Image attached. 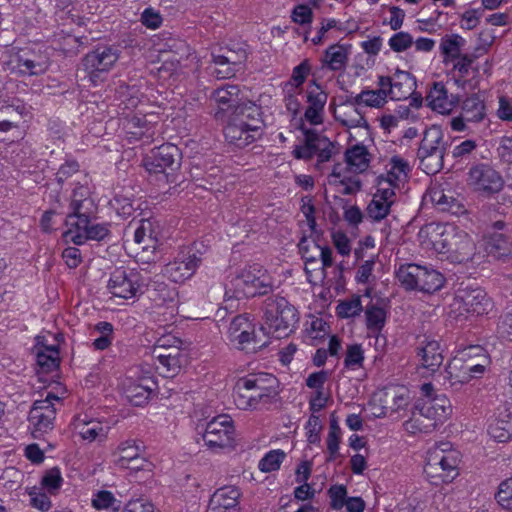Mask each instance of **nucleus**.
<instances>
[{"label": "nucleus", "mask_w": 512, "mask_h": 512, "mask_svg": "<svg viewBox=\"0 0 512 512\" xmlns=\"http://www.w3.org/2000/svg\"><path fill=\"white\" fill-rule=\"evenodd\" d=\"M228 119L241 120L246 127L262 131V119L260 117V108L251 102H242L228 116Z\"/></svg>", "instance_id": "33"}, {"label": "nucleus", "mask_w": 512, "mask_h": 512, "mask_svg": "<svg viewBox=\"0 0 512 512\" xmlns=\"http://www.w3.org/2000/svg\"><path fill=\"white\" fill-rule=\"evenodd\" d=\"M213 63L215 68L212 73L218 79L231 78L241 68L239 60H229L223 56L213 55Z\"/></svg>", "instance_id": "49"}, {"label": "nucleus", "mask_w": 512, "mask_h": 512, "mask_svg": "<svg viewBox=\"0 0 512 512\" xmlns=\"http://www.w3.org/2000/svg\"><path fill=\"white\" fill-rule=\"evenodd\" d=\"M262 329L276 338L288 336L299 321V312L285 297L273 294L262 304Z\"/></svg>", "instance_id": "3"}, {"label": "nucleus", "mask_w": 512, "mask_h": 512, "mask_svg": "<svg viewBox=\"0 0 512 512\" xmlns=\"http://www.w3.org/2000/svg\"><path fill=\"white\" fill-rule=\"evenodd\" d=\"M349 46L342 44L330 45L324 52L322 63L331 71H342L346 68L349 59Z\"/></svg>", "instance_id": "36"}, {"label": "nucleus", "mask_w": 512, "mask_h": 512, "mask_svg": "<svg viewBox=\"0 0 512 512\" xmlns=\"http://www.w3.org/2000/svg\"><path fill=\"white\" fill-rule=\"evenodd\" d=\"M311 65L308 59L303 60L299 65L294 67L290 81L287 85L292 86L294 89L300 88L307 76L310 74Z\"/></svg>", "instance_id": "62"}, {"label": "nucleus", "mask_w": 512, "mask_h": 512, "mask_svg": "<svg viewBox=\"0 0 512 512\" xmlns=\"http://www.w3.org/2000/svg\"><path fill=\"white\" fill-rule=\"evenodd\" d=\"M362 309L361 297L358 295L352 296L348 300L341 301L336 307L338 316L342 318L355 317L360 314Z\"/></svg>", "instance_id": "54"}, {"label": "nucleus", "mask_w": 512, "mask_h": 512, "mask_svg": "<svg viewBox=\"0 0 512 512\" xmlns=\"http://www.w3.org/2000/svg\"><path fill=\"white\" fill-rule=\"evenodd\" d=\"M387 312L381 305L370 302L365 308L366 326L368 330L380 332L386 323Z\"/></svg>", "instance_id": "45"}, {"label": "nucleus", "mask_w": 512, "mask_h": 512, "mask_svg": "<svg viewBox=\"0 0 512 512\" xmlns=\"http://www.w3.org/2000/svg\"><path fill=\"white\" fill-rule=\"evenodd\" d=\"M319 236V231L316 229V233L311 232L309 237L303 236L298 244L299 252L305 260L307 273L309 272L308 266H313L317 264L318 261L319 250L321 248V244L318 242Z\"/></svg>", "instance_id": "40"}, {"label": "nucleus", "mask_w": 512, "mask_h": 512, "mask_svg": "<svg viewBox=\"0 0 512 512\" xmlns=\"http://www.w3.org/2000/svg\"><path fill=\"white\" fill-rule=\"evenodd\" d=\"M236 297L265 295L274 288V279L267 269L253 264L243 269L232 281Z\"/></svg>", "instance_id": "6"}, {"label": "nucleus", "mask_w": 512, "mask_h": 512, "mask_svg": "<svg viewBox=\"0 0 512 512\" xmlns=\"http://www.w3.org/2000/svg\"><path fill=\"white\" fill-rule=\"evenodd\" d=\"M279 394V381L270 373L239 378L233 389L234 404L241 410H256L270 404Z\"/></svg>", "instance_id": "2"}, {"label": "nucleus", "mask_w": 512, "mask_h": 512, "mask_svg": "<svg viewBox=\"0 0 512 512\" xmlns=\"http://www.w3.org/2000/svg\"><path fill=\"white\" fill-rule=\"evenodd\" d=\"M429 236L433 248L448 254L452 262L465 263L472 260L476 252V245L470 235L452 224H429L420 231Z\"/></svg>", "instance_id": "1"}, {"label": "nucleus", "mask_w": 512, "mask_h": 512, "mask_svg": "<svg viewBox=\"0 0 512 512\" xmlns=\"http://www.w3.org/2000/svg\"><path fill=\"white\" fill-rule=\"evenodd\" d=\"M396 186L397 184L394 183L393 179H386L384 176H380L378 178V189L373 196L392 206L396 199L394 191Z\"/></svg>", "instance_id": "53"}, {"label": "nucleus", "mask_w": 512, "mask_h": 512, "mask_svg": "<svg viewBox=\"0 0 512 512\" xmlns=\"http://www.w3.org/2000/svg\"><path fill=\"white\" fill-rule=\"evenodd\" d=\"M506 418H496L488 426V434L495 441L505 443L512 438V420L509 415Z\"/></svg>", "instance_id": "44"}, {"label": "nucleus", "mask_w": 512, "mask_h": 512, "mask_svg": "<svg viewBox=\"0 0 512 512\" xmlns=\"http://www.w3.org/2000/svg\"><path fill=\"white\" fill-rule=\"evenodd\" d=\"M202 263V252L197 245L182 250L173 261L165 265L163 273L171 281L182 283L191 278Z\"/></svg>", "instance_id": "9"}, {"label": "nucleus", "mask_w": 512, "mask_h": 512, "mask_svg": "<svg viewBox=\"0 0 512 512\" xmlns=\"http://www.w3.org/2000/svg\"><path fill=\"white\" fill-rule=\"evenodd\" d=\"M285 457L286 453L283 450H271L259 461L258 468L264 473L276 471L280 468Z\"/></svg>", "instance_id": "50"}, {"label": "nucleus", "mask_w": 512, "mask_h": 512, "mask_svg": "<svg viewBox=\"0 0 512 512\" xmlns=\"http://www.w3.org/2000/svg\"><path fill=\"white\" fill-rule=\"evenodd\" d=\"M364 351L360 344H352L347 347L344 365L350 370L363 367Z\"/></svg>", "instance_id": "58"}, {"label": "nucleus", "mask_w": 512, "mask_h": 512, "mask_svg": "<svg viewBox=\"0 0 512 512\" xmlns=\"http://www.w3.org/2000/svg\"><path fill=\"white\" fill-rule=\"evenodd\" d=\"M36 362L44 373H49L59 366V350L55 345L37 344L35 347Z\"/></svg>", "instance_id": "39"}, {"label": "nucleus", "mask_w": 512, "mask_h": 512, "mask_svg": "<svg viewBox=\"0 0 512 512\" xmlns=\"http://www.w3.org/2000/svg\"><path fill=\"white\" fill-rule=\"evenodd\" d=\"M425 99L433 111L441 114H449L459 103V97L448 94L443 82H433Z\"/></svg>", "instance_id": "22"}, {"label": "nucleus", "mask_w": 512, "mask_h": 512, "mask_svg": "<svg viewBox=\"0 0 512 512\" xmlns=\"http://www.w3.org/2000/svg\"><path fill=\"white\" fill-rule=\"evenodd\" d=\"M241 492L235 486L217 489L210 498L207 512H239Z\"/></svg>", "instance_id": "21"}, {"label": "nucleus", "mask_w": 512, "mask_h": 512, "mask_svg": "<svg viewBox=\"0 0 512 512\" xmlns=\"http://www.w3.org/2000/svg\"><path fill=\"white\" fill-rule=\"evenodd\" d=\"M417 403L421 406V411L434 420L436 426L442 424L452 412L451 403L445 395L421 398Z\"/></svg>", "instance_id": "28"}, {"label": "nucleus", "mask_w": 512, "mask_h": 512, "mask_svg": "<svg viewBox=\"0 0 512 512\" xmlns=\"http://www.w3.org/2000/svg\"><path fill=\"white\" fill-rule=\"evenodd\" d=\"M392 80V100L406 99L412 94L415 86V78L409 72L397 69L392 76Z\"/></svg>", "instance_id": "41"}, {"label": "nucleus", "mask_w": 512, "mask_h": 512, "mask_svg": "<svg viewBox=\"0 0 512 512\" xmlns=\"http://www.w3.org/2000/svg\"><path fill=\"white\" fill-rule=\"evenodd\" d=\"M69 208L70 212L66 216L65 223L68 229L72 230L86 226L97 210L94 200H82L80 203L70 204Z\"/></svg>", "instance_id": "30"}, {"label": "nucleus", "mask_w": 512, "mask_h": 512, "mask_svg": "<svg viewBox=\"0 0 512 512\" xmlns=\"http://www.w3.org/2000/svg\"><path fill=\"white\" fill-rule=\"evenodd\" d=\"M53 401H59V397L48 393L45 399L35 401L29 412V422L33 426L32 434L35 438L53 428L56 415Z\"/></svg>", "instance_id": "13"}, {"label": "nucleus", "mask_w": 512, "mask_h": 512, "mask_svg": "<svg viewBox=\"0 0 512 512\" xmlns=\"http://www.w3.org/2000/svg\"><path fill=\"white\" fill-rule=\"evenodd\" d=\"M452 306L459 315L480 316L488 313L492 308V303L482 288L465 286L457 290Z\"/></svg>", "instance_id": "11"}, {"label": "nucleus", "mask_w": 512, "mask_h": 512, "mask_svg": "<svg viewBox=\"0 0 512 512\" xmlns=\"http://www.w3.org/2000/svg\"><path fill=\"white\" fill-rule=\"evenodd\" d=\"M92 504L96 509H112L118 511L121 502L117 500L110 491H99L93 498Z\"/></svg>", "instance_id": "59"}, {"label": "nucleus", "mask_w": 512, "mask_h": 512, "mask_svg": "<svg viewBox=\"0 0 512 512\" xmlns=\"http://www.w3.org/2000/svg\"><path fill=\"white\" fill-rule=\"evenodd\" d=\"M417 356L420 358L422 366L431 372H436L444 360L440 343L429 338L420 342L417 347Z\"/></svg>", "instance_id": "27"}, {"label": "nucleus", "mask_w": 512, "mask_h": 512, "mask_svg": "<svg viewBox=\"0 0 512 512\" xmlns=\"http://www.w3.org/2000/svg\"><path fill=\"white\" fill-rule=\"evenodd\" d=\"M157 228L155 222L151 219L141 218L133 220L126 228V235L129 232L133 233L134 243L139 245L142 250H154L157 246Z\"/></svg>", "instance_id": "20"}, {"label": "nucleus", "mask_w": 512, "mask_h": 512, "mask_svg": "<svg viewBox=\"0 0 512 512\" xmlns=\"http://www.w3.org/2000/svg\"><path fill=\"white\" fill-rule=\"evenodd\" d=\"M74 431L80 435L83 440L92 442L97 438L105 439L108 429L103 424L87 414H78L73 421Z\"/></svg>", "instance_id": "29"}, {"label": "nucleus", "mask_w": 512, "mask_h": 512, "mask_svg": "<svg viewBox=\"0 0 512 512\" xmlns=\"http://www.w3.org/2000/svg\"><path fill=\"white\" fill-rule=\"evenodd\" d=\"M371 155L366 146L356 144L345 152V161L350 171L362 173L367 170L370 164Z\"/></svg>", "instance_id": "38"}, {"label": "nucleus", "mask_w": 512, "mask_h": 512, "mask_svg": "<svg viewBox=\"0 0 512 512\" xmlns=\"http://www.w3.org/2000/svg\"><path fill=\"white\" fill-rule=\"evenodd\" d=\"M334 148L333 142L328 138L308 129L304 132V143L294 148L293 155L297 159L304 160H310L316 156V166L320 169L321 164L331 159Z\"/></svg>", "instance_id": "10"}, {"label": "nucleus", "mask_w": 512, "mask_h": 512, "mask_svg": "<svg viewBox=\"0 0 512 512\" xmlns=\"http://www.w3.org/2000/svg\"><path fill=\"white\" fill-rule=\"evenodd\" d=\"M328 94L316 82L312 81L306 91L307 107L304 118L311 125H320L324 121V108L327 103Z\"/></svg>", "instance_id": "18"}, {"label": "nucleus", "mask_w": 512, "mask_h": 512, "mask_svg": "<svg viewBox=\"0 0 512 512\" xmlns=\"http://www.w3.org/2000/svg\"><path fill=\"white\" fill-rule=\"evenodd\" d=\"M390 166L385 178L393 179L396 184L401 181L402 178H406L410 171L409 163L400 156H393L390 159Z\"/></svg>", "instance_id": "55"}, {"label": "nucleus", "mask_w": 512, "mask_h": 512, "mask_svg": "<svg viewBox=\"0 0 512 512\" xmlns=\"http://www.w3.org/2000/svg\"><path fill=\"white\" fill-rule=\"evenodd\" d=\"M453 62V70L455 71L453 78L455 84L462 89H466L467 85L471 86L470 81L467 79V77L471 70L473 58L469 55L464 54L463 56L459 57Z\"/></svg>", "instance_id": "47"}, {"label": "nucleus", "mask_w": 512, "mask_h": 512, "mask_svg": "<svg viewBox=\"0 0 512 512\" xmlns=\"http://www.w3.org/2000/svg\"><path fill=\"white\" fill-rule=\"evenodd\" d=\"M468 184L477 191L495 193L501 190L503 180L500 174L485 164L472 167L468 173Z\"/></svg>", "instance_id": "17"}, {"label": "nucleus", "mask_w": 512, "mask_h": 512, "mask_svg": "<svg viewBox=\"0 0 512 512\" xmlns=\"http://www.w3.org/2000/svg\"><path fill=\"white\" fill-rule=\"evenodd\" d=\"M125 128L128 133L137 139L150 138L154 131L145 115H132L126 119Z\"/></svg>", "instance_id": "43"}, {"label": "nucleus", "mask_w": 512, "mask_h": 512, "mask_svg": "<svg viewBox=\"0 0 512 512\" xmlns=\"http://www.w3.org/2000/svg\"><path fill=\"white\" fill-rule=\"evenodd\" d=\"M153 357L158 362L156 369L164 377H174L188 362L187 353L180 347L164 348L155 346L152 351Z\"/></svg>", "instance_id": "16"}, {"label": "nucleus", "mask_w": 512, "mask_h": 512, "mask_svg": "<svg viewBox=\"0 0 512 512\" xmlns=\"http://www.w3.org/2000/svg\"><path fill=\"white\" fill-rule=\"evenodd\" d=\"M464 44V39L459 35H452L450 37L443 38L440 43V49L444 55V63L452 62L459 57L461 54V47Z\"/></svg>", "instance_id": "48"}, {"label": "nucleus", "mask_w": 512, "mask_h": 512, "mask_svg": "<svg viewBox=\"0 0 512 512\" xmlns=\"http://www.w3.org/2000/svg\"><path fill=\"white\" fill-rule=\"evenodd\" d=\"M397 278L407 289H415L425 293L436 292L445 283V277L438 270L431 266L414 263L400 266L397 271Z\"/></svg>", "instance_id": "4"}, {"label": "nucleus", "mask_w": 512, "mask_h": 512, "mask_svg": "<svg viewBox=\"0 0 512 512\" xmlns=\"http://www.w3.org/2000/svg\"><path fill=\"white\" fill-rule=\"evenodd\" d=\"M116 464L128 466L131 461H141V448L135 440H126L118 446Z\"/></svg>", "instance_id": "46"}, {"label": "nucleus", "mask_w": 512, "mask_h": 512, "mask_svg": "<svg viewBox=\"0 0 512 512\" xmlns=\"http://www.w3.org/2000/svg\"><path fill=\"white\" fill-rule=\"evenodd\" d=\"M109 234L108 224H92L88 221L86 226H80L76 230L68 229L63 237L66 242H72L76 245L85 243L86 240L101 241Z\"/></svg>", "instance_id": "26"}, {"label": "nucleus", "mask_w": 512, "mask_h": 512, "mask_svg": "<svg viewBox=\"0 0 512 512\" xmlns=\"http://www.w3.org/2000/svg\"><path fill=\"white\" fill-rule=\"evenodd\" d=\"M143 162L149 173L162 174L166 182L172 183L176 180L174 172L181 165V152L174 144H162L152 149Z\"/></svg>", "instance_id": "7"}, {"label": "nucleus", "mask_w": 512, "mask_h": 512, "mask_svg": "<svg viewBox=\"0 0 512 512\" xmlns=\"http://www.w3.org/2000/svg\"><path fill=\"white\" fill-rule=\"evenodd\" d=\"M486 116L484 101L477 95L467 97L461 106V114L451 120V128L454 131H463L466 122L478 123Z\"/></svg>", "instance_id": "19"}, {"label": "nucleus", "mask_w": 512, "mask_h": 512, "mask_svg": "<svg viewBox=\"0 0 512 512\" xmlns=\"http://www.w3.org/2000/svg\"><path fill=\"white\" fill-rule=\"evenodd\" d=\"M405 431L411 434L416 433H430L436 429L434 420L426 413L421 411V406L416 403L411 417L403 423Z\"/></svg>", "instance_id": "37"}, {"label": "nucleus", "mask_w": 512, "mask_h": 512, "mask_svg": "<svg viewBox=\"0 0 512 512\" xmlns=\"http://www.w3.org/2000/svg\"><path fill=\"white\" fill-rule=\"evenodd\" d=\"M235 429L230 416L218 415L209 421L203 434L205 445L212 450L232 447Z\"/></svg>", "instance_id": "12"}, {"label": "nucleus", "mask_w": 512, "mask_h": 512, "mask_svg": "<svg viewBox=\"0 0 512 512\" xmlns=\"http://www.w3.org/2000/svg\"><path fill=\"white\" fill-rule=\"evenodd\" d=\"M16 67L21 75H41L47 71L49 61L45 56H33L32 58L19 56Z\"/></svg>", "instance_id": "42"}, {"label": "nucleus", "mask_w": 512, "mask_h": 512, "mask_svg": "<svg viewBox=\"0 0 512 512\" xmlns=\"http://www.w3.org/2000/svg\"><path fill=\"white\" fill-rule=\"evenodd\" d=\"M229 341L239 350L255 352L260 346L255 339V328L247 315H237L228 328Z\"/></svg>", "instance_id": "15"}, {"label": "nucleus", "mask_w": 512, "mask_h": 512, "mask_svg": "<svg viewBox=\"0 0 512 512\" xmlns=\"http://www.w3.org/2000/svg\"><path fill=\"white\" fill-rule=\"evenodd\" d=\"M465 358L468 369L472 374H476V378L482 376L489 364V359L481 346H469L457 353Z\"/></svg>", "instance_id": "35"}, {"label": "nucleus", "mask_w": 512, "mask_h": 512, "mask_svg": "<svg viewBox=\"0 0 512 512\" xmlns=\"http://www.w3.org/2000/svg\"><path fill=\"white\" fill-rule=\"evenodd\" d=\"M212 98L218 106L215 112L217 119H224L242 103L240 89L236 85H225L216 89L212 94Z\"/></svg>", "instance_id": "24"}, {"label": "nucleus", "mask_w": 512, "mask_h": 512, "mask_svg": "<svg viewBox=\"0 0 512 512\" xmlns=\"http://www.w3.org/2000/svg\"><path fill=\"white\" fill-rule=\"evenodd\" d=\"M391 205L373 196L367 206V215L374 221L384 219L390 212Z\"/></svg>", "instance_id": "61"}, {"label": "nucleus", "mask_w": 512, "mask_h": 512, "mask_svg": "<svg viewBox=\"0 0 512 512\" xmlns=\"http://www.w3.org/2000/svg\"><path fill=\"white\" fill-rule=\"evenodd\" d=\"M120 50L114 45H98L82 58L84 70L88 73L93 84L101 79L103 73H108L120 58Z\"/></svg>", "instance_id": "8"}, {"label": "nucleus", "mask_w": 512, "mask_h": 512, "mask_svg": "<svg viewBox=\"0 0 512 512\" xmlns=\"http://www.w3.org/2000/svg\"><path fill=\"white\" fill-rule=\"evenodd\" d=\"M484 248L493 258L507 257L512 253V238L504 232H490L484 238Z\"/></svg>", "instance_id": "31"}, {"label": "nucleus", "mask_w": 512, "mask_h": 512, "mask_svg": "<svg viewBox=\"0 0 512 512\" xmlns=\"http://www.w3.org/2000/svg\"><path fill=\"white\" fill-rule=\"evenodd\" d=\"M459 463V452L449 448V444L445 443L428 451L424 471L431 478L451 482L458 475Z\"/></svg>", "instance_id": "5"}, {"label": "nucleus", "mask_w": 512, "mask_h": 512, "mask_svg": "<svg viewBox=\"0 0 512 512\" xmlns=\"http://www.w3.org/2000/svg\"><path fill=\"white\" fill-rule=\"evenodd\" d=\"M421 143L432 146L433 148H437V150H442V152H446L444 133L441 128L436 125H433L425 130Z\"/></svg>", "instance_id": "56"}, {"label": "nucleus", "mask_w": 512, "mask_h": 512, "mask_svg": "<svg viewBox=\"0 0 512 512\" xmlns=\"http://www.w3.org/2000/svg\"><path fill=\"white\" fill-rule=\"evenodd\" d=\"M495 499L502 509L512 512V478L499 484Z\"/></svg>", "instance_id": "57"}, {"label": "nucleus", "mask_w": 512, "mask_h": 512, "mask_svg": "<svg viewBox=\"0 0 512 512\" xmlns=\"http://www.w3.org/2000/svg\"><path fill=\"white\" fill-rule=\"evenodd\" d=\"M356 105L357 104H353L352 98L348 99L340 106L339 111L335 112L336 121L347 128H368V122L364 118L363 114L358 110Z\"/></svg>", "instance_id": "34"}, {"label": "nucleus", "mask_w": 512, "mask_h": 512, "mask_svg": "<svg viewBox=\"0 0 512 512\" xmlns=\"http://www.w3.org/2000/svg\"><path fill=\"white\" fill-rule=\"evenodd\" d=\"M352 99L353 104H365L369 107H381L386 103L383 90H363Z\"/></svg>", "instance_id": "51"}, {"label": "nucleus", "mask_w": 512, "mask_h": 512, "mask_svg": "<svg viewBox=\"0 0 512 512\" xmlns=\"http://www.w3.org/2000/svg\"><path fill=\"white\" fill-rule=\"evenodd\" d=\"M126 398L134 406H142L147 403L152 394V389L141 384H132L126 391Z\"/></svg>", "instance_id": "52"}, {"label": "nucleus", "mask_w": 512, "mask_h": 512, "mask_svg": "<svg viewBox=\"0 0 512 512\" xmlns=\"http://www.w3.org/2000/svg\"><path fill=\"white\" fill-rule=\"evenodd\" d=\"M226 140L237 148H244L261 137L262 131L246 127L241 120L227 119L224 128Z\"/></svg>", "instance_id": "23"}, {"label": "nucleus", "mask_w": 512, "mask_h": 512, "mask_svg": "<svg viewBox=\"0 0 512 512\" xmlns=\"http://www.w3.org/2000/svg\"><path fill=\"white\" fill-rule=\"evenodd\" d=\"M432 203L443 212L459 215L465 212L462 201L454 195L450 189L446 190L442 185L435 184L429 190Z\"/></svg>", "instance_id": "25"}, {"label": "nucleus", "mask_w": 512, "mask_h": 512, "mask_svg": "<svg viewBox=\"0 0 512 512\" xmlns=\"http://www.w3.org/2000/svg\"><path fill=\"white\" fill-rule=\"evenodd\" d=\"M445 154L419 156L420 168L428 175L436 174L443 168Z\"/></svg>", "instance_id": "60"}, {"label": "nucleus", "mask_w": 512, "mask_h": 512, "mask_svg": "<svg viewBox=\"0 0 512 512\" xmlns=\"http://www.w3.org/2000/svg\"><path fill=\"white\" fill-rule=\"evenodd\" d=\"M139 281L137 272L119 267L111 273L107 288L115 297L132 299L142 293Z\"/></svg>", "instance_id": "14"}, {"label": "nucleus", "mask_w": 512, "mask_h": 512, "mask_svg": "<svg viewBox=\"0 0 512 512\" xmlns=\"http://www.w3.org/2000/svg\"><path fill=\"white\" fill-rule=\"evenodd\" d=\"M464 360L463 356L456 354L449 361L445 369V378L452 388L457 389L459 386L468 383L471 379L476 378V374L470 372Z\"/></svg>", "instance_id": "32"}, {"label": "nucleus", "mask_w": 512, "mask_h": 512, "mask_svg": "<svg viewBox=\"0 0 512 512\" xmlns=\"http://www.w3.org/2000/svg\"><path fill=\"white\" fill-rule=\"evenodd\" d=\"M62 481L60 470L58 468H52L45 473L41 484L50 493H54L60 488Z\"/></svg>", "instance_id": "64"}, {"label": "nucleus", "mask_w": 512, "mask_h": 512, "mask_svg": "<svg viewBox=\"0 0 512 512\" xmlns=\"http://www.w3.org/2000/svg\"><path fill=\"white\" fill-rule=\"evenodd\" d=\"M413 44V37L407 32H398L389 39V46L395 52H403Z\"/></svg>", "instance_id": "63"}]
</instances>
